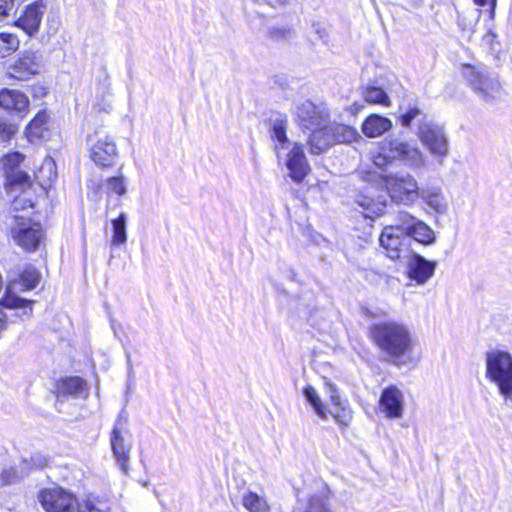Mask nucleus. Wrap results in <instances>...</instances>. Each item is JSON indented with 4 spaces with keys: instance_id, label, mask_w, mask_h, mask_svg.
<instances>
[{
    "instance_id": "nucleus-40",
    "label": "nucleus",
    "mask_w": 512,
    "mask_h": 512,
    "mask_svg": "<svg viewBox=\"0 0 512 512\" xmlns=\"http://www.w3.org/2000/svg\"><path fill=\"white\" fill-rule=\"evenodd\" d=\"M398 220H399V225H397L396 227H399L400 229H403V232L406 233V234L419 221L418 219H416L414 216H412L411 214H409L407 212H399L398 213Z\"/></svg>"
},
{
    "instance_id": "nucleus-46",
    "label": "nucleus",
    "mask_w": 512,
    "mask_h": 512,
    "mask_svg": "<svg viewBox=\"0 0 512 512\" xmlns=\"http://www.w3.org/2000/svg\"><path fill=\"white\" fill-rule=\"evenodd\" d=\"M17 0H0V17L8 16L15 7Z\"/></svg>"
},
{
    "instance_id": "nucleus-11",
    "label": "nucleus",
    "mask_w": 512,
    "mask_h": 512,
    "mask_svg": "<svg viewBox=\"0 0 512 512\" xmlns=\"http://www.w3.org/2000/svg\"><path fill=\"white\" fill-rule=\"evenodd\" d=\"M87 142L90 145V158L97 166L106 168L114 165L118 158V151L115 141L110 136L99 134L95 137L88 136Z\"/></svg>"
},
{
    "instance_id": "nucleus-4",
    "label": "nucleus",
    "mask_w": 512,
    "mask_h": 512,
    "mask_svg": "<svg viewBox=\"0 0 512 512\" xmlns=\"http://www.w3.org/2000/svg\"><path fill=\"white\" fill-rule=\"evenodd\" d=\"M464 76L477 97L485 102L493 104L502 95V85L499 76L484 67L465 66Z\"/></svg>"
},
{
    "instance_id": "nucleus-22",
    "label": "nucleus",
    "mask_w": 512,
    "mask_h": 512,
    "mask_svg": "<svg viewBox=\"0 0 512 512\" xmlns=\"http://www.w3.org/2000/svg\"><path fill=\"white\" fill-rule=\"evenodd\" d=\"M328 498L329 488L325 486L321 491L310 495L305 505L298 502L293 512H332L328 504Z\"/></svg>"
},
{
    "instance_id": "nucleus-27",
    "label": "nucleus",
    "mask_w": 512,
    "mask_h": 512,
    "mask_svg": "<svg viewBox=\"0 0 512 512\" xmlns=\"http://www.w3.org/2000/svg\"><path fill=\"white\" fill-rule=\"evenodd\" d=\"M333 144L337 143H351L358 138H361L358 131L345 124L333 123L329 125Z\"/></svg>"
},
{
    "instance_id": "nucleus-34",
    "label": "nucleus",
    "mask_w": 512,
    "mask_h": 512,
    "mask_svg": "<svg viewBox=\"0 0 512 512\" xmlns=\"http://www.w3.org/2000/svg\"><path fill=\"white\" fill-rule=\"evenodd\" d=\"M126 223L127 216L125 213H121L117 218L112 220V243L114 245H121L126 242Z\"/></svg>"
},
{
    "instance_id": "nucleus-26",
    "label": "nucleus",
    "mask_w": 512,
    "mask_h": 512,
    "mask_svg": "<svg viewBox=\"0 0 512 512\" xmlns=\"http://www.w3.org/2000/svg\"><path fill=\"white\" fill-rule=\"evenodd\" d=\"M59 396L86 397L88 394L86 382L80 377H69L62 380L57 387Z\"/></svg>"
},
{
    "instance_id": "nucleus-17",
    "label": "nucleus",
    "mask_w": 512,
    "mask_h": 512,
    "mask_svg": "<svg viewBox=\"0 0 512 512\" xmlns=\"http://www.w3.org/2000/svg\"><path fill=\"white\" fill-rule=\"evenodd\" d=\"M386 194L375 195V192L360 193L356 196L355 202L363 208V214L366 218L381 216L385 213L387 199Z\"/></svg>"
},
{
    "instance_id": "nucleus-8",
    "label": "nucleus",
    "mask_w": 512,
    "mask_h": 512,
    "mask_svg": "<svg viewBox=\"0 0 512 512\" xmlns=\"http://www.w3.org/2000/svg\"><path fill=\"white\" fill-rule=\"evenodd\" d=\"M486 376L498 386L499 390H504L512 381V356L500 350L488 352Z\"/></svg>"
},
{
    "instance_id": "nucleus-37",
    "label": "nucleus",
    "mask_w": 512,
    "mask_h": 512,
    "mask_svg": "<svg viewBox=\"0 0 512 512\" xmlns=\"http://www.w3.org/2000/svg\"><path fill=\"white\" fill-rule=\"evenodd\" d=\"M78 512H110L107 502L97 498H88L83 503H77Z\"/></svg>"
},
{
    "instance_id": "nucleus-39",
    "label": "nucleus",
    "mask_w": 512,
    "mask_h": 512,
    "mask_svg": "<svg viewBox=\"0 0 512 512\" xmlns=\"http://www.w3.org/2000/svg\"><path fill=\"white\" fill-rule=\"evenodd\" d=\"M24 476H26V474H23L20 468L19 471L12 467L4 468L0 474L1 484L4 486L10 485Z\"/></svg>"
},
{
    "instance_id": "nucleus-52",
    "label": "nucleus",
    "mask_w": 512,
    "mask_h": 512,
    "mask_svg": "<svg viewBox=\"0 0 512 512\" xmlns=\"http://www.w3.org/2000/svg\"><path fill=\"white\" fill-rule=\"evenodd\" d=\"M411 256L418 257V256H421V255L419 253L413 252Z\"/></svg>"
},
{
    "instance_id": "nucleus-1",
    "label": "nucleus",
    "mask_w": 512,
    "mask_h": 512,
    "mask_svg": "<svg viewBox=\"0 0 512 512\" xmlns=\"http://www.w3.org/2000/svg\"><path fill=\"white\" fill-rule=\"evenodd\" d=\"M395 161L417 169L425 164L422 152L415 146L400 139L391 138L381 142L379 152L373 157V164L380 169L379 177L385 183L387 193L398 204L412 205L419 199L418 183L410 174H389L385 168Z\"/></svg>"
},
{
    "instance_id": "nucleus-33",
    "label": "nucleus",
    "mask_w": 512,
    "mask_h": 512,
    "mask_svg": "<svg viewBox=\"0 0 512 512\" xmlns=\"http://www.w3.org/2000/svg\"><path fill=\"white\" fill-rule=\"evenodd\" d=\"M407 234L423 244H431L435 239L433 230L420 220Z\"/></svg>"
},
{
    "instance_id": "nucleus-38",
    "label": "nucleus",
    "mask_w": 512,
    "mask_h": 512,
    "mask_svg": "<svg viewBox=\"0 0 512 512\" xmlns=\"http://www.w3.org/2000/svg\"><path fill=\"white\" fill-rule=\"evenodd\" d=\"M105 186L108 192L115 193L118 196H123L127 191L125 179L121 175L106 179Z\"/></svg>"
},
{
    "instance_id": "nucleus-51",
    "label": "nucleus",
    "mask_w": 512,
    "mask_h": 512,
    "mask_svg": "<svg viewBox=\"0 0 512 512\" xmlns=\"http://www.w3.org/2000/svg\"><path fill=\"white\" fill-rule=\"evenodd\" d=\"M352 107H353V109H354L355 111H358V110H360L363 106H362L361 104H359V105H358V103H354V104L352 105Z\"/></svg>"
},
{
    "instance_id": "nucleus-42",
    "label": "nucleus",
    "mask_w": 512,
    "mask_h": 512,
    "mask_svg": "<svg viewBox=\"0 0 512 512\" xmlns=\"http://www.w3.org/2000/svg\"><path fill=\"white\" fill-rule=\"evenodd\" d=\"M5 310H8L4 305L0 303V332L7 328L9 323H17L21 320L14 317V313L8 314Z\"/></svg>"
},
{
    "instance_id": "nucleus-7",
    "label": "nucleus",
    "mask_w": 512,
    "mask_h": 512,
    "mask_svg": "<svg viewBox=\"0 0 512 512\" xmlns=\"http://www.w3.org/2000/svg\"><path fill=\"white\" fill-rule=\"evenodd\" d=\"M16 227L12 228V236L16 243L26 252H36L44 243L45 232L40 223L32 222L23 216H15Z\"/></svg>"
},
{
    "instance_id": "nucleus-32",
    "label": "nucleus",
    "mask_w": 512,
    "mask_h": 512,
    "mask_svg": "<svg viewBox=\"0 0 512 512\" xmlns=\"http://www.w3.org/2000/svg\"><path fill=\"white\" fill-rule=\"evenodd\" d=\"M363 98L366 102L372 104H381L390 106V98L387 93L380 87L368 86L362 91Z\"/></svg>"
},
{
    "instance_id": "nucleus-2",
    "label": "nucleus",
    "mask_w": 512,
    "mask_h": 512,
    "mask_svg": "<svg viewBox=\"0 0 512 512\" xmlns=\"http://www.w3.org/2000/svg\"><path fill=\"white\" fill-rule=\"evenodd\" d=\"M370 335L377 347L396 366L409 362L413 340L409 329L401 323L386 321L374 324Z\"/></svg>"
},
{
    "instance_id": "nucleus-50",
    "label": "nucleus",
    "mask_w": 512,
    "mask_h": 512,
    "mask_svg": "<svg viewBox=\"0 0 512 512\" xmlns=\"http://www.w3.org/2000/svg\"><path fill=\"white\" fill-rule=\"evenodd\" d=\"M126 357H127V365H128L129 372H132V371H133V369H132V364H131L130 354H129V353H127V354H126Z\"/></svg>"
},
{
    "instance_id": "nucleus-43",
    "label": "nucleus",
    "mask_w": 512,
    "mask_h": 512,
    "mask_svg": "<svg viewBox=\"0 0 512 512\" xmlns=\"http://www.w3.org/2000/svg\"><path fill=\"white\" fill-rule=\"evenodd\" d=\"M269 34L273 40H287L291 36V30L286 27H272L269 30Z\"/></svg>"
},
{
    "instance_id": "nucleus-25",
    "label": "nucleus",
    "mask_w": 512,
    "mask_h": 512,
    "mask_svg": "<svg viewBox=\"0 0 512 512\" xmlns=\"http://www.w3.org/2000/svg\"><path fill=\"white\" fill-rule=\"evenodd\" d=\"M419 198L437 213H445L447 210V202L443 196L442 190L438 187L420 189Z\"/></svg>"
},
{
    "instance_id": "nucleus-14",
    "label": "nucleus",
    "mask_w": 512,
    "mask_h": 512,
    "mask_svg": "<svg viewBox=\"0 0 512 512\" xmlns=\"http://www.w3.org/2000/svg\"><path fill=\"white\" fill-rule=\"evenodd\" d=\"M269 133L274 142V152L279 160L284 152L293 144L287 137L288 120L284 114H275L269 118Z\"/></svg>"
},
{
    "instance_id": "nucleus-49",
    "label": "nucleus",
    "mask_w": 512,
    "mask_h": 512,
    "mask_svg": "<svg viewBox=\"0 0 512 512\" xmlns=\"http://www.w3.org/2000/svg\"><path fill=\"white\" fill-rule=\"evenodd\" d=\"M501 395H503L507 400L512 401V381L508 385H506V388L504 390H499Z\"/></svg>"
},
{
    "instance_id": "nucleus-19",
    "label": "nucleus",
    "mask_w": 512,
    "mask_h": 512,
    "mask_svg": "<svg viewBox=\"0 0 512 512\" xmlns=\"http://www.w3.org/2000/svg\"><path fill=\"white\" fill-rule=\"evenodd\" d=\"M309 131H311V133L308 137L307 145L310 154L320 155L334 145L329 123L319 126V128L310 129Z\"/></svg>"
},
{
    "instance_id": "nucleus-3",
    "label": "nucleus",
    "mask_w": 512,
    "mask_h": 512,
    "mask_svg": "<svg viewBox=\"0 0 512 512\" xmlns=\"http://www.w3.org/2000/svg\"><path fill=\"white\" fill-rule=\"evenodd\" d=\"M40 273L33 267L25 268L17 277L10 279L0 303L9 310H14V317L30 320L33 315L34 300L19 297L17 293L26 292L37 287Z\"/></svg>"
},
{
    "instance_id": "nucleus-45",
    "label": "nucleus",
    "mask_w": 512,
    "mask_h": 512,
    "mask_svg": "<svg viewBox=\"0 0 512 512\" xmlns=\"http://www.w3.org/2000/svg\"><path fill=\"white\" fill-rule=\"evenodd\" d=\"M47 115L45 112H39L29 123L30 130L40 129L47 122Z\"/></svg>"
},
{
    "instance_id": "nucleus-31",
    "label": "nucleus",
    "mask_w": 512,
    "mask_h": 512,
    "mask_svg": "<svg viewBox=\"0 0 512 512\" xmlns=\"http://www.w3.org/2000/svg\"><path fill=\"white\" fill-rule=\"evenodd\" d=\"M38 66L29 57L19 59L13 67V76L20 80L28 79L30 75L37 73Z\"/></svg>"
},
{
    "instance_id": "nucleus-35",
    "label": "nucleus",
    "mask_w": 512,
    "mask_h": 512,
    "mask_svg": "<svg viewBox=\"0 0 512 512\" xmlns=\"http://www.w3.org/2000/svg\"><path fill=\"white\" fill-rule=\"evenodd\" d=\"M48 458L40 453L32 455L29 459L23 458L19 465L23 474L28 475L30 471L35 469H43L48 465Z\"/></svg>"
},
{
    "instance_id": "nucleus-9",
    "label": "nucleus",
    "mask_w": 512,
    "mask_h": 512,
    "mask_svg": "<svg viewBox=\"0 0 512 512\" xmlns=\"http://www.w3.org/2000/svg\"><path fill=\"white\" fill-rule=\"evenodd\" d=\"M37 498L46 512H74L77 507L75 495L59 486L42 489Z\"/></svg>"
},
{
    "instance_id": "nucleus-29",
    "label": "nucleus",
    "mask_w": 512,
    "mask_h": 512,
    "mask_svg": "<svg viewBox=\"0 0 512 512\" xmlns=\"http://www.w3.org/2000/svg\"><path fill=\"white\" fill-rule=\"evenodd\" d=\"M303 395L306 399V401L312 406L314 412L323 420L328 419V412L327 408L320 399L318 393L316 390L311 386L308 385L303 390Z\"/></svg>"
},
{
    "instance_id": "nucleus-6",
    "label": "nucleus",
    "mask_w": 512,
    "mask_h": 512,
    "mask_svg": "<svg viewBox=\"0 0 512 512\" xmlns=\"http://www.w3.org/2000/svg\"><path fill=\"white\" fill-rule=\"evenodd\" d=\"M295 123L301 130L319 128L330 121V110L323 102H313L309 99L294 103L292 111Z\"/></svg>"
},
{
    "instance_id": "nucleus-47",
    "label": "nucleus",
    "mask_w": 512,
    "mask_h": 512,
    "mask_svg": "<svg viewBox=\"0 0 512 512\" xmlns=\"http://www.w3.org/2000/svg\"><path fill=\"white\" fill-rule=\"evenodd\" d=\"M475 4L481 7L489 6L490 14L493 15L496 7V0H474Z\"/></svg>"
},
{
    "instance_id": "nucleus-13",
    "label": "nucleus",
    "mask_w": 512,
    "mask_h": 512,
    "mask_svg": "<svg viewBox=\"0 0 512 512\" xmlns=\"http://www.w3.org/2000/svg\"><path fill=\"white\" fill-rule=\"evenodd\" d=\"M286 151L284 160L289 176L294 182H301L310 171L303 145L299 142H294Z\"/></svg>"
},
{
    "instance_id": "nucleus-36",
    "label": "nucleus",
    "mask_w": 512,
    "mask_h": 512,
    "mask_svg": "<svg viewBox=\"0 0 512 512\" xmlns=\"http://www.w3.org/2000/svg\"><path fill=\"white\" fill-rule=\"evenodd\" d=\"M19 39L15 34L1 32L0 33V58L9 56L19 47Z\"/></svg>"
},
{
    "instance_id": "nucleus-24",
    "label": "nucleus",
    "mask_w": 512,
    "mask_h": 512,
    "mask_svg": "<svg viewBox=\"0 0 512 512\" xmlns=\"http://www.w3.org/2000/svg\"><path fill=\"white\" fill-rule=\"evenodd\" d=\"M391 128L390 119L378 114H371L362 123V132L369 138L379 137Z\"/></svg>"
},
{
    "instance_id": "nucleus-5",
    "label": "nucleus",
    "mask_w": 512,
    "mask_h": 512,
    "mask_svg": "<svg viewBox=\"0 0 512 512\" xmlns=\"http://www.w3.org/2000/svg\"><path fill=\"white\" fill-rule=\"evenodd\" d=\"M127 422V417L123 413L119 414L110 434L113 457L117 466L125 475L129 473L132 450L131 435L127 428Z\"/></svg>"
},
{
    "instance_id": "nucleus-15",
    "label": "nucleus",
    "mask_w": 512,
    "mask_h": 512,
    "mask_svg": "<svg viewBox=\"0 0 512 512\" xmlns=\"http://www.w3.org/2000/svg\"><path fill=\"white\" fill-rule=\"evenodd\" d=\"M380 408L390 419L400 418L403 415L404 396L395 386H390L382 391Z\"/></svg>"
},
{
    "instance_id": "nucleus-10",
    "label": "nucleus",
    "mask_w": 512,
    "mask_h": 512,
    "mask_svg": "<svg viewBox=\"0 0 512 512\" xmlns=\"http://www.w3.org/2000/svg\"><path fill=\"white\" fill-rule=\"evenodd\" d=\"M419 138L429 152L438 157H446L449 141L444 127L435 123H423L419 127Z\"/></svg>"
},
{
    "instance_id": "nucleus-12",
    "label": "nucleus",
    "mask_w": 512,
    "mask_h": 512,
    "mask_svg": "<svg viewBox=\"0 0 512 512\" xmlns=\"http://www.w3.org/2000/svg\"><path fill=\"white\" fill-rule=\"evenodd\" d=\"M24 155L20 152H12L1 158L2 171L6 179L8 189L24 188L31 184L30 176L20 169Z\"/></svg>"
},
{
    "instance_id": "nucleus-21",
    "label": "nucleus",
    "mask_w": 512,
    "mask_h": 512,
    "mask_svg": "<svg viewBox=\"0 0 512 512\" xmlns=\"http://www.w3.org/2000/svg\"><path fill=\"white\" fill-rule=\"evenodd\" d=\"M29 107L28 97L19 90L4 88L0 91V108L9 112L23 113Z\"/></svg>"
},
{
    "instance_id": "nucleus-20",
    "label": "nucleus",
    "mask_w": 512,
    "mask_h": 512,
    "mask_svg": "<svg viewBox=\"0 0 512 512\" xmlns=\"http://www.w3.org/2000/svg\"><path fill=\"white\" fill-rule=\"evenodd\" d=\"M380 245L387 251L397 252L396 256H400L403 247L406 246L405 241H410L403 229L394 226L385 227L379 238Z\"/></svg>"
},
{
    "instance_id": "nucleus-16",
    "label": "nucleus",
    "mask_w": 512,
    "mask_h": 512,
    "mask_svg": "<svg viewBox=\"0 0 512 512\" xmlns=\"http://www.w3.org/2000/svg\"><path fill=\"white\" fill-rule=\"evenodd\" d=\"M46 6L39 0L29 4L16 24L29 36L38 32Z\"/></svg>"
},
{
    "instance_id": "nucleus-30",
    "label": "nucleus",
    "mask_w": 512,
    "mask_h": 512,
    "mask_svg": "<svg viewBox=\"0 0 512 512\" xmlns=\"http://www.w3.org/2000/svg\"><path fill=\"white\" fill-rule=\"evenodd\" d=\"M32 183L24 188H14L9 189L12 192L20 191V194L15 197L12 207L14 210H26L30 208H34L35 200L33 199L31 192L29 191Z\"/></svg>"
},
{
    "instance_id": "nucleus-44",
    "label": "nucleus",
    "mask_w": 512,
    "mask_h": 512,
    "mask_svg": "<svg viewBox=\"0 0 512 512\" xmlns=\"http://www.w3.org/2000/svg\"><path fill=\"white\" fill-rule=\"evenodd\" d=\"M15 127L7 124L6 122L0 120V141L6 142L9 141L10 138L15 133Z\"/></svg>"
},
{
    "instance_id": "nucleus-18",
    "label": "nucleus",
    "mask_w": 512,
    "mask_h": 512,
    "mask_svg": "<svg viewBox=\"0 0 512 512\" xmlns=\"http://www.w3.org/2000/svg\"><path fill=\"white\" fill-rule=\"evenodd\" d=\"M435 268L434 261H428L426 258H409L406 274L416 284L424 285L434 275Z\"/></svg>"
},
{
    "instance_id": "nucleus-41",
    "label": "nucleus",
    "mask_w": 512,
    "mask_h": 512,
    "mask_svg": "<svg viewBox=\"0 0 512 512\" xmlns=\"http://www.w3.org/2000/svg\"><path fill=\"white\" fill-rule=\"evenodd\" d=\"M421 111L417 106H409L405 112L400 115V122L403 126H410L411 122L420 115Z\"/></svg>"
},
{
    "instance_id": "nucleus-48",
    "label": "nucleus",
    "mask_w": 512,
    "mask_h": 512,
    "mask_svg": "<svg viewBox=\"0 0 512 512\" xmlns=\"http://www.w3.org/2000/svg\"><path fill=\"white\" fill-rule=\"evenodd\" d=\"M496 38V34L492 31H488L484 36H483V42L487 45H490L491 47L493 46V41L494 39Z\"/></svg>"
},
{
    "instance_id": "nucleus-23",
    "label": "nucleus",
    "mask_w": 512,
    "mask_h": 512,
    "mask_svg": "<svg viewBox=\"0 0 512 512\" xmlns=\"http://www.w3.org/2000/svg\"><path fill=\"white\" fill-rule=\"evenodd\" d=\"M327 387L329 398L333 405L332 409H327L328 416H332L337 423L347 426L352 419L351 411L343 406L336 386L328 383Z\"/></svg>"
},
{
    "instance_id": "nucleus-28",
    "label": "nucleus",
    "mask_w": 512,
    "mask_h": 512,
    "mask_svg": "<svg viewBox=\"0 0 512 512\" xmlns=\"http://www.w3.org/2000/svg\"><path fill=\"white\" fill-rule=\"evenodd\" d=\"M242 505L249 512H270L271 507L264 496L251 490L246 491L242 496Z\"/></svg>"
}]
</instances>
